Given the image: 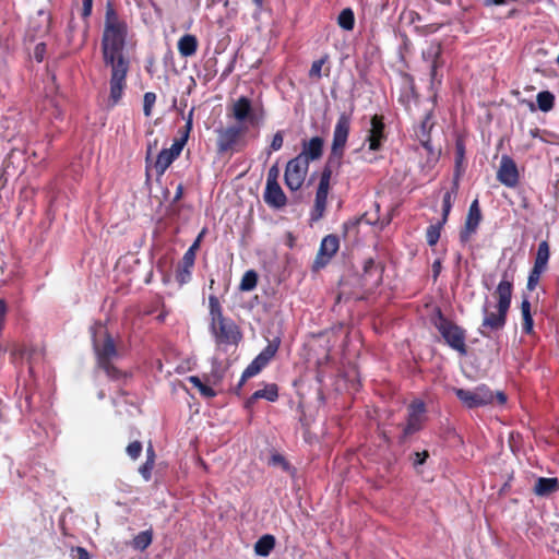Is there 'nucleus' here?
I'll return each mask as SVG.
<instances>
[{
	"mask_svg": "<svg viewBox=\"0 0 559 559\" xmlns=\"http://www.w3.org/2000/svg\"><path fill=\"white\" fill-rule=\"evenodd\" d=\"M127 35L126 21L119 17L115 9L108 4L102 36V53L105 66L110 68L109 100L111 105L118 104L127 85L129 61L123 55Z\"/></svg>",
	"mask_w": 559,
	"mask_h": 559,
	"instance_id": "1",
	"label": "nucleus"
},
{
	"mask_svg": "<svg viewBox=\"0 0 559 559\" xmlns=\"http://www.w3.org/2000/svg\"><path fill=\"white\" fill-rule=\"evenodd\" d=\"M497 305L486 301L483 306V323L480 334L488 336L490 332L501 330L506 324L507 313L511 305L512 283L506 276L496 289Z\"/></svg>",
	"mask_w": 559,
	"mask_h": 559,
	"instance_id": "2",
	"label": "nucleus"
},
{
	"mask_svg": "<svg viewBox=\"0 0 559 559\" xmlns=\"http://www.w3.org/2000/svg\"><path fill=\"white\" fill-rule=\"evenodd\" d=\"M93 344L99 366L105 370L108 377L114 379L118 378L120 372L110 362L117 357L118 353L114 340L106 333L102 325L93 331Z\"/></svg>",
	"mask_w": 559,
	"mask_h": 559,
	"instance_id": "3",
	"label": "nucleus"
},
{
	"mask_svg": "<svg viewBox=\"0 0 559 559\" xmlns=\"http://www.w3.org/2000/svg\"><path fill=\"white\" fill-rule=\"evenodd\" d=\"M211 332L218 347L237 345L241 338V334L237 325L227 319L218 322H211Z\"/></svg>",
	"mask_w": 559,
	"mask_h": 559,
	"instance_id": "4",
	"label": "nucleus"
},
{
	"mask_svg": "<svg viewBox=\"0 0 559 559\" xmlns=\"http://www.w3.org/2000/svg\"><path fill=\"white\" fill-rule=\"evenodd\" d=\"M309 169V164L302 160L301 157L296 156L295 158L290 159L285 168V185L288 189L292 191L299 190L307 177Z\"/></svg>",
	"mask_w": 559,
	"mask_h": 559,
	"instance_id": "5",
	"label": "nucleus"
},
{
	"mask_svg": "<svg viewBox=\"0 0 559 559\" xmlns=\"http://www.w3.org/2000/svg\"><path fill=\"white\" fill-rule=\"evenodd\" d=\"M436 328L452 348L462 354L466 353L465 335L462 329L444 319L441 314L436 322Z\"/></svg>",
	"mask_w": 559,
	"mask_h": 559,
	"instance_id": "6",
	"label": "nucleus"
},
{
	"mask_svg": "<svg viewBox=\"0 0 559 559\" xmlns=\"http://www.w3.org/2000/svg\"><path fill=\"white\" fill-rule=\"evenodd\" d=\"M457 399L468 408L479 407L492 402L493 394L486 385L474 390L455 389Z\"/></svg>",
	"mask_w": 559,
	"mask_h": 559,
	"instance_id": "7",
	"label": "nucleus"
},
{
	"mask_svg": "<svg viewBox=\"0 0 559 559\" xmlns=\"http://www.w3.org/2000/svg\"><path fill=\"white\" fill-rule=\"evenodd\" d=\"M331 176L332 170L329 167H325L320 177L319 186L316 192L314 205L311 211V221L313 222L319 221L324 215L330 190Z\"/></svg>",
	"mask_w": 559,
	"mask_h": 559,
	"instance_id": "8",
	"label": "nucleus"
},
{
	"mask_svg": "<svg viewBox=\"0 0 559 559\" xmlns=\"http://www.w3.org/2000/svg\"><path fill=\"white\" fill-rule=\"evenodd\" d=\"M350 129V117L341 114L333 131V142L331 147V156L341 159L347 143Z\"/></svg>",
	"mask_w": 559,
	"mask_h": 559,
	"instance_id": "9",
	"label": "nucleus"
},
{
	"mask_svg": "<svg viewBox=\"0 0 559 559\" xmlns=\"http://www.w3.org/2000/svg\"><path fill=\"white\" fill-rule=\"evenodd\" d=\"M186 142L187 134H183L180 139H176L169 148L159 152L154 165L157 175H163L173 162L179 157Z\"/></svg>",
	"mask_w": 559,
	"mask_h": 559,
	"instance_id": "10",
	"label": "nucleus"
},
{
	"mask_svg": "<svg viewBox=\"0 0 559 559\" xmlns=\"http://www.w3.org/2000/svg\"><path fill=\"white\" fill-rule=\"evenodd\" d=\"M228 116L234 118L237 124L242 126L246 122L254 123L257 120L252 103L245 96L239 97L230 105Z\"/></svg>",
	"mask_w": 559,
	"mask_h": 559,
	"instance_id": "11",
	"label": "nucleus"
},
{
	"mask_svg": "<svg viewBox=\"0 0 559 559\" xmlns=\"http://www.w3.org/2000/svg\"><path fill=\"white\" fill-rule=\"evenodd\" d=\"M247 131L246 126L234 124L226 128H219L216 130L217 133V150L218 152H227L230 150L239 140V138Z\"/></svg>",
	"mask_w": 559,
	"mask_h": 559,
	"instance_id": "12",
	"label": "nucleus"
},
{
	"mask_svg": "<svg viewBox=\"0 0 559 559\" xmlns=\"http://www.w3.org/2000/svg\"><path fill=\"white\" fill-rule=\"evenodd\" d=\"M497 178L502 185L510 188L515 187L519 181L516 165L513 159L507 155L501 157Z\"/></svg>",
	"mask_w": 559,
	"mask_h": 559,
	"instance_id": "13",
	"label": "nucleus"
},
{
	"mask_svg": "<svg viewBox=\"0 0 559 559\" xmlns=\"http://www.w3.org/2000/svg\"><path fill=\"white\" fill-rule=\"evenodd\" d=\"M481 221V213L478 200H474L469 205L468 213L465 221L464 229L461 231V240L468 241L471 236L476 233L478 225Z\"/></svg>",
	"mask_w": 559,
	"mask_h": 559,
	"instance_id": "14",
	"label": "nucleus"
},
{
	"mask_svg": "<svg viewBox=\"0 0 559 559\" xmlns=\"http://www.w3.org/2000/svg\"><path fill=\"white\" fill-rule=\"evenodd\" d=\"M384 139V123L382 121V117L374 115L370 120V129L368 130L366 139L369 150L378 151Z\"/></svg>",
	"mask_w": 559,
	"mask_h": 559,
	"instance_id": "15",
	"label": "nucleus"
},
{
	"mask_svg": "<svg viewBox=\"0 0 559 559\" xmlns=\"http://www.w3.org/2000/svg\"><path fill=\"white\" fill-rule=\"evenodd\" d=\"M340 240L335 235L325 236L320 245V249L316 259L317 266H324L330 259L337 252Z\"/></svg>",
	"mask_w": 559,
	"mask_h": 559,
	"instance_id": "16",
	"label": "nucleus"
},
{
	"mask_svg": "<svg viewBox=\"0 0 559 559\" xmlns=\"http://www.w3.org/2000/svg\"><path fill=\"white\" fill-rule=\"evenodd\" d=\"M323 152V140L319 136H314L308 142H304L301 152L297 155L301 157L306 163L317 160L322 156Z\"/></svg>",
	"mask_w": 559,
	"mask_h": 559,
	"instance_id": "17",
	"label": "nucleus"
},
{
	"mask_svg": "<svg viewBox=\"0 0 559 559\" xmlns=\"http://www.w3.org/2000/svg\"><path fill=\"white\" fill-rule=\"evenodd\" d=\"M263 198L265 203L274 209H281L287 203V198L278 183H266Z\"/></svg>",
	"mask_w": 559,
	"mask_h": 559,
	"instance_id": "18",
	"label": "nucleus"
},
{
	"mask_svg": "<svg viewBox=\"0 0 559 559\" xmlns=\"http://www.w3.org/2000/svg\"><path fill=\"white\" fill-rule=\"evenodd\" d=\"M425 414V404L421 401H415L408 407V419L405 433L409 435L419 429Z\"/></svg>",
	"mask_w": 559,
	"mask_h": 559,
	"instance_id": "19",
	"label": "nucleus"
},
{
	"mask_svg": "<svg viewBox=\"0 0 559 559\" xmlns=\"http://www.w3.org/2000/svg\"><path fill=\"white\" fill-rule=\"evenodd\" d=\"M278 397V388L274 383L265 384L263 389L257 390L246 402L248 408L252 407L254 402L264 399L269 402H275Z\"/></svg>",
	"mask_w": 559,
	"mask_h": 559,
	"instance_id": "20",
	"label": "nucleus"
},
{
	"mask_svg": "<svg viewBox=\"0 0 559 559\" xmlns=\"http://www.w3.org/2000/svg\"><path fill=\"white\" fill-rule=\"evenodd\" d=\"M195 253H192V250H187L182 258V266L177 271L176 280L182 285L186 284L191 276V267L194 264Z\"/></svg>",
	"mask_w": 559,
	"mask_h": 559,
	"instance_id": "21",
	"label": "nucleus"
},
{
	"mask_svg": "<svg viewBox=\"0 0 559 559\" xmlns=\"http://www.w3.org/2000/svg\"><path fill=\"white\" fill-rule=\"evenodd\" d=\"M559 489V480L557 478L539 477L534 486V492L537 496L545 497Z\"/></svg>",
	"mask_w": 559,
	"mask_h": 559,
	"instance_id": "22",
	"label": "nucleus"
},
{
	"mask_svg": "<svg viewBox=\"0 0 559 559\" xmlns=\"http://www.w3.org/2000/svg\"><path fill=\"white\" fill-rule=\"evenodd\" d=\"M198 40L194 35L186 34L178 40V51L182 57H191L195 53Z\"/></svg>",
	"mask_w": 559,
	"mask_h": 559,
	"instance_id": "23",
	"label": "nucleus"
},
{
	"mask_svg": "<svg viewBox=\"0 0 559 559\" xmlns=\"http://www.w3.org/2000/svg\"><path fill=\"white\" fill-rule=\"evenodd\" d=\"M457 193V181L455 180L453 183V187L451 190L447 191L443 195L442 200V223H445L448 221V216L451 212V209L453 206L454 200L456 198Z\"/></svg>",
	"mask_w": 559,
	"mask_h": 559,
	"instance_id": "24",
	"label": "nucleus"
},
{
	"mask_svg": "<svg viewBox=\"0 0 559 559\" xmlns=\"http://www.w3.org/2000/svg\"><path fill=\"white\" fill-rule=\"evenodd\" d=\"M275 546V538L272 535L262 536L254 545L257 555L266 557Z\"/></svg>",
	"mask_w": 559,
	"mask_h": 559,
	"instance_id": "25",
	"label": "nucleus"
},
{
	"mask_svg": "<svg viewBox=\"0 0 559 559\" xmlns=\"http://www.w3.org/2000/svg\"><path fill=\"white\" fill-rule=\"evenodd\" d=\"M521 313L523 319L522 329L525 333L530 334L533 331L534 322L531 313V304L526 298L521 304Z\"/></svg>",
	"mask_w": 559,
	"mask_h": 559,
	"instance_id": "26",
	"label": "nucleus"
},
{
	"mask_svg": "<svg viewBox=\"0 0 559 559\" xmlns=\"http://www.w3.org/2000/svg\"><path fill=\"white\" fill-rule=\"evenodd\" d=\"M549 255H550V252H549V246H548L547 241H542L538 245L534 265L538 266V267L547 269Z\"/></svg>",
	"mask_w": 559,
	"mask_h": 559,
	"instance_id": "27",
	"label": "nucleus"
},
{
	"mask_svg": "<svg viewBox=\"0 0 559 559\" xmlns=\"http://www.w3.org/2000/svg\"><path fill=\"white\" fill-rule=\"evenodd\" d=\"M280 346V340L274 338L271 341L267 346L257 356L258 359H261L262 364L265 366L269 361L274 357Z\"/></svg>",
	"mask_w": 559,
	"mask_h": 559,
	"instance_id": "28",
	"label": "nucleus"
},
{
	"mask_svg": "<svg viewBox=\"0 0 559 559\" xmlns=\"http://www.w3.org/2000/svg\"><path fill=\"white\" fill-rule=\"evenodd\" d=\"M536 99L538 108L542 111L547 112L552 109L555 103V96L552 95V93L548 91L539 92L537 94Z\"/></svg>",
	"mask_w": 559,
	"mask_h": 559,
	"instance_id": "29",
	"label": "nucleus"
},
{
	"mask_svg": "<svg viewBox=\"0 0 559 559\" xmlns=\"http://www.w3.org/2000/svg\"><path fill=\"white\" fill-rule=\"evenodd\" d=\"M258 283V274L253 270L247 271L239 284V289L241 292H250L254 289Z\"/></svg>",
	"mask_w": 559,
	"mask_h": 559,
	"instance_id": "30",
	"label": "nucleus"
},
{
	"mask_svg": "<svg viewBox=\"0 0 559 559\" xmlns=\"http://www.w3.org/2000/svg\"><path fill=\"white\" fill-rule=\"evenodd\" d=\"M265 367L262 364L261 359L257 357L250 362V365L245 369L241 376L240 385L249 378L257 376L263 368Z\"/></svg>",
	"mask_w": 559,
	"mask_h": 559,
	"instance_id": "31",
	"label": "nucleus"
},
{
	"mask_svg": "<svg viewBox=\"0 0 559 559\" xmlns=\"http://www.w3.org/2000/svg\"><path fill=\"white\" fill-rule=\"evenodd\" d=\"M152 543V533L150 531H144L138 534L132 542V546L136 550L146 549Z\"/></svg>",
	"mask_w": 559,
	"mask_h": 559,
	"instance_id": "32",
	"label": "nucleus"
},
{
	"mask_svg": "<svg viewBox=\"0 0 559 559\" xmlns=\"http://www.w3.org/2000/svg\"><path fill=\"white\" fill-rule=\"evenodd\" d=\"M209 306H210V314H211V322H218L221 320H225V318L222 314V308L219 300L215 296H210L209 298Z\"/></svg>",
	"mask_w": 559,
	"mask_h": 559,
	"instance_id": "33",
	"label": "nucleus"
},
{
	"mask_svg": "<svg viewBox=\"0 0 559 559\" xmlns=\"http://www.w3.org/2000/svg\"><path fill=\"white\" fill-rule=\"evenodd\" d=\"M440 45L431 44L429 47L423 52L425 59L431 61V75L436 74V58L440 55Z\"/></svg>",
	"mask_w": 559,
	"mask_h": 559,
	"instance_id": "34",
	"label": "nucleus"
},
{
	"mask_svg": "<svg viewBox=\"0 0 559 559\" xmlns=\"http://www.w3.org/2000/svg\"><path fill=\"white\" fill-rule=\"evenodd\" d=\"M444 224L445 223H442V221H440L439 223L430 225L427 228L426 240L429 246H435L438 242V240L440 238L441 228Z\"/></svg>",
	"mask_w": 559,
	"mask_h": 559,
	"instance_id": "35",
	"label": "nucleus"
},
{
	"mask_svg": "<svg viewBox=\"0 0 559 559\" xmlns=\"http://www.w3.org/2000/svg\"><path fill=\"white\" fill-rule=\"evenodd\" d=\"M354 21V13L350 9H344L338 15V24L346 31L353 29Z\"/></svg>",
	"mask_w": 559,
	"mask_h": 559,
	"instance_id": "36",
	"label": "nucleus"
},
{
	"mask_svg": "<svg viewBox=\"0 0 559 559\" xmlns=\"http://www.w3.org/2000/svg\"><path fill=\"white\" fill-rule=\"evenodd\" d=\"M546 271V269L533 266L532 271L530 272L528 278H527V289L534 290L540 280L542 274Z\"/></svg>",
	"mask_w": 559,
	"mask_h": 559,
	"instance_id": "37",
	"label": "nucleus"
},
{
	"mask_svg": "<svg viewBox=\"0 0 559 559\" xmlns=\"http://www.w3.org/2000/svg\"><path fill=\"white\" fill-rule=\"evenodd\" d=\"M156 102V95L153 92H147L143 97V112L145 117H150L152 115V109Z\"/></svg>",
	"mask_w": 559,
	"mask_h": 559,
	"instance_id": "38",
	"label": "nucleus"
},
{
	"mask_svg": "<svg viewBox=\"0 0 559 559\" xmlns=\"http://www.w3.org/2000/svg\"><path fill=\"white\" fill-rule=\"evenodd\" d=\"M154 459L155 454L152 453V456L146 457V462L139 468V473L146 481L151 479V472L154 467Z\"/></svg>",
	"mask_w": 559,
	"mask_h": 559,
	"instance_id": "39",
	"label": "nucleus"
},
{
	"mask_svg": "<svg viewBox=\"0 0 559 559\" xmlns=\"http://www.w3.org/2000/svg\"><path fill=\"white\" fill-rule=\"evenodd\" d=\"M142 452V444L139 441H133L127 447V453L132 460H136Z\"/></svg>",
	"mask_w": 559,
	"mask_h": 559,
	"instance_id": "40",
	"label": "nucleus"
},
{
	"mask_svg": "<svg viewBox=\"0 0 559 559\" xmlns=\"http://www.w3.org/2000/svg\"><path fill=\"white\" fill-rule=\"evenodd\" d=\"M283 143H284L283 132L278 131L274 134V136L272 139L269 154L281 150L283 146Z\"/></svg>",
	"mask_w": 559,
	"mask_h": 559,
	"instance_id": "41",
	"label": "nucleus"
},
{
	"mask_svg": "<svg viewBox=\"0 0 559 559\" xmlns=\"http://www.w3.org/2000/svg\"><path fill=\"white\" fill-rule=\"evenodd\" d=\"M324 62H325V59H319L312 63L310 71H309L310 78H316V79L321 78V70H322Z\"/></svg>",
	"mask_w": 559,
	"mask_h": 559,
	"instance_id": "42",
	"label": "nucleus"
},
{
	"mask_svg": "<svg viewBox=\"0 0 559 559\" xmlns=\"http://www.w3.org/2000/svg\"><path fill=\"white\" fill-rule=\"evenodd\" d=\"M278 175H280L278 167L276 165L272 166L267 173L266 183H278L277 182Z\"/></svg>",
	"mask_w": 559,
	"mask_h": 559,
	"instance_id": "43",
	"label": "nucleus"
},
{
	"mask_svg": "<svg viewBox=\"0 0 559 559\" xmlns=\"http://www.w3.org/2000/svg\"><path fill=\"white\" fill-rule=\"evenodd\" d=\"M428 456H429V454L427 451L414 453V455H413L414 466L417 467V466L424 464Z\"/></svg>",
	"mask_w": 559,
	"mask_h": 559,
	"instance_id": "44",
	"label": "nucleus"
},
{
	"mask_svg": "<svg viewBox=\"0 0 559 559\" xmlns=\"http://www.w3.org/2000/svg\"><path fill=\"white\" fill-rule=\"evenodd\" d=\"M45 52H46V45L44 43H39L36 45L35 49H34V58L38 62H41L44 60Z\"/></svg>",
	"mask_w": 559,
	"mask_h": 559,
	"instance_id": "45",
	"label": "nucleus"
},
{
	"mask_svg": "<svg viewBox=\"0 0 559 559\" xmlns=\"http://www.w3.org/2000/svg\"><path fill=\"white\" fill-rule=\"evenodd\" d=\"M72 555L73 557H76V559H90L88 552L82 547L72 549Z\"/></svg>",
	"mask_w": 559,
	"mask_h": 559,
	"instance_id": "46",
	"label": "nucleus"
},
{
	"mask_svg": "<svg viewBox=\"0 0 559 559\" xmlns=\"http://www.w3.org/2000/svg\"><path fill=\"white\" fill-rule=\"evenodd\" d=\"M199 391L205 397H213L216 394L215 391L211 386L205 385V384H202V386Z\"/></svg>",
	"mask_w": 559,
	"mask_h": 559,
	"instance_id": "47",
	"label": "nucleus"
},
{
	"mask_svg": "<svg viewBox=\"0 0 559 559\" xmlns=\"http://www.w3.org/2000/svg\"><path fill=\"white\" fill-rule=\"evenodd\" d=\"M93 7V0H83V16L87 17L91 15Z\"/></svg>",
	"mask_w": 559,
	"mask_h": 559,
	"instance_id": "48",
	"label": "nucleus"
},
{
	"mask_svg": "<svg viewBox=\"0 0 559 559\" xmlns=\"http://www.w3.org/2000/svg\"><path fill=\"white\" fill-rule=\"evenodd\" d=\"M189 381H190V382H191V383H192V384H193L198 390H200V389H201V386H202V384H203V383H202V381H201L198 377H195V376H191V377L189 378Z\"/></svg>",
	"mask_w": 559,
	"mask_h": 559,
	"instance_id": "49",
	"label": "nucleus"
},
{
	"mask_svg": "<svg viewBox=\"0 0 559 559\" xmlns=\"http://www.w3.org/2000/svg\"><path fill=\"white\" fill-rule=\"evenodd\" d=\"M204 231H202L199 237L197 238V240L192 243V246L188 249V250H192V253H195V250L199 248V245H200V240L203 236Z\"/></svg>",
	"mask_w": 559,
	"mask_h": 559,
	"instance_id": "50",
	"label": "nucleus"
},
{
	"mask_svg": "<svg viewBox=\"0 0 559 559\" xmlns=\"http://www.w3.org/2000/svg\"><path fill=\"white\" fill-rule=\"evenodd\" d=\"M456 148H457L456 162L460 163L462 160V158H463V155H464V148H463L461 143H457Z\"/></svg>",
	"mask_w": 559,
	"mask_h": 559,
	"instance_id": "51",
	"label": "nucleus"
},
{
	"mask_svg": "<svg viewBox=\"0 0 559 559\" xmlns=\"http://www.w3.org/2000/svg\"><path fill=\"white\" fill-rule=\"evenodd\" d=\"M182 191H183L182 186H181V185H179V186L177 187V191H176V194H175V200H176V201H177V200H179V199L182 197Z\"/></svg>",
	"mask_w": 559,
	"mask_h": 559,
	"instance_id": "52",
	"label": "nucleus"
},
{
	"mask_svg": "<svg viewBox=\"0 0 559 559\" xmlns=\"http://www.w3.org/2000/svg\"><path fill=\"white\" fill-rule=\"evenodd\" d=\"M487 3L502 5L506 3V1L504 0H487Z\"/></svg>",
	"mask_w": 559,
	"mask_h": 559,
	"instance_id": "53",
	"label": "nucleus"
},
{
	"mask_svg": "<svg viewBox=\"0 0 559 559\" xmlns=\"http://www.w3.org/2000/svg\"><path fill=\"white\" fill-rule=\"evenodd\" d=\"M440 267H441V264L439 261H436L433 263V271H435V275H438L439 271H440Z\"/></svg>",
	"mask_w": 559,
	"mask_h": 559,
	"instance_id": "54",
	"label": "nucleus"
},
{
	"mask_svg": "<svg viewBox=\"0 0 559 559\" xmlns=\"http://www.w3.org/2000/svg\"><path fill=\"white\" fill-rule=\"evenodd\" d=\"M497 397H498L500 403H504L507 401V397H506V395L502 392H498L497 393Z\"/></svg>",
	"mask_w": 559,
	"mask_h": 559,
	"instance_id": "55",
	"label": "nucleus"
},
{
	"mask_svg": "<svg viewBox=\"0 0 559 559\" xmlns=\"http://www.w3.org/2000/svg\"><path fill=\"white\" fill-rule=\"evenodd\" d=\"M191 128H192V122L191 121H187L185 134L188 135V133L190 132Z\"/></svg>",
	"mask_w": 559,
	"mask_h": 559,
	"instance_id": "56",
	"label": "nucleus"
},
{
	"mask_svg": "<svg viewBox=\"0 0 559 559\" xmlns=\"http://www.w3.org/2000/svg\"><path fill=\"white\" fill-rule=\"evenodd\" d=\"M253 3L258 7V8H261L263 5V1L264 0H252Z\"/></svg>",
	"mask_w": 559,
	"mask_h": 559,
	"instance_id": "57",
	"label": "nucleus"
},
{
	"mask_svg": "<svg viewBox=\"0 0 559 559\" xmlns=\"http://www.w3.org/2000/svg\"><path fill=\"white\" fill-rule=\"evenodd\" d=\"M428 120H429V117H427L426 120L423 122V124H421L423 131H426L427 126H428Z\"/></svg>",
	"mask_w": 559,
	"mask_h": 559,
	"instance_id": "58",
	"label": "nucleus"
},
{
	"mask_svg": "<svg viewBox=\"0 0 559 559\" xmlns=\"http://www.w3.org/2000/svg\"><path fill=\"white\" fill-rule=\"evenodd\" d=\"M152 453L154 454V451H153V448H152V447H150V448L147 449V457H148V456H152Z\"/></svg>",
	"mask_w": 559,
	"mask_h": 559,
	"instance_id": "59",
	"label": "nucleus"
},
{
	"mask_svg": "<svg viewBox=\"0 0 559 559\" xmlns=\"http://www.w3.org/2000/svg\"><path fill=\"white\" fill-rule=\"evenodd\" d=\"M192 114H193V111L191 110V111H190V114H189V116H188L187 121H191V122H192Z\"/></svg>",
	"mask_w": 559,
	"mask_h": 559,
	"instance_id": "60",
	"label": "nucleus"
},
{
	"mask_svg": "<svg viewBox=\"0 0 559 559\" xmlns=\"http://www.w3.org/2000/svg\"><path fill=\"white\" fill-rule=\"evenodd\" d=\"M151 153H152V147H151V146H148V150H147V157L151 155Z\"/></svg>",
	"mask_w": 559,
	"mask_h": 559,
	"instance_id": "61",
	"label": "nucleus"
}]
</instances>
